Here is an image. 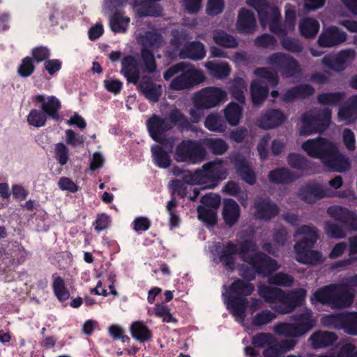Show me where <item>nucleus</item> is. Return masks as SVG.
<instances>
[{
	"label": "nucleus",
	"mask_w": 357,
	"mask_h": 357,
	"mask_svg": "<svg viewBox=\"0 0 357 357\" xmlns=\"http://www.w3.org/2000/svg\"><path fill=\"white\" fill-rule=\"evenodd\" d=\"M174 76L169 86V89L173 91L191 89L205 79V76L201 70L184 61L171 66L163 73V77L166 81L170 80Z\"/></svg>",
	"instance_id": "1"
},
{
	"label": "nucleus",
	"mask_w": 357,
	"mask_h": 357,
	"mask_svg": "<svg viewBox=\"0 0 357 357\" xmlns=\"http://www.w3.org/2000/svg\"><path fill=\"white\" fill-rule=\"evenodd\" d=\"M242 260L251 266H242L241 268V276L248 282L255 280L257 274L266 276L280 268L275 259L263 252L247 254Z\"/></svg>",
	"instance_id": "2"
},
{
	"label": "nucleus",
	"mask_w": 357,
	"mask_h": 357,
	"mask_svg": "<svg viewBox=\"0 0 357 357\" xmlns=\"http://www.w3.org/2000/svg\"><path fill=\"white\" fill-rule=\"evenodd\" d=\"M257 249V245L252 239L241 241L238 244L229 241L223 245L218 252L219 261L227 270L233 271L236 268L235 256L236 255H238L242 259L243 257H245L250 252H255Z\"/></svg>",
	"instance_id": "3"
},
{
	"label": "nucleus",
	"mask_w": 357,
	"mask_h": 357,
	"mask_svg": "<svg viewBox=\"0 0 357 357\" xmlns=\"http://www.w3.org/2000/svg\"><path fill=\"white\" fill-rule=\"evenodd\" d=\"M206 155V149L199 142L183 139L176 148L174 158L178 162L197 164L202 162Z\"/></svg>",
	"instance_id": "4"
},
{
	"label": "nucleus",
	"mask_w": 357,
	"mask_h": 357,
	"mask_svg": "<svg viewBox=\"0 0 357 357\" xmlns=\"http://www.w3.org/2000/svg\"><path fill=\"white\" fill-rule=\"evenodd\" d=\"M146 127L151 137L163 146L172 148L174 139L167 138L165 133L172 129L169 120L157 114H153L146 121Z\"/></svg>",
	"instance_id": "5"
},
{
	"label": "nucleus",
	"mask_w": 357,
	"mask_h": 357,
	"mask_svg": "<svg viewBox=\"0 0 357 357\" xmlns=\"http://www.w3.org/2000/svg\"><path fill=\"white\" fill-rule=\"evenodd\" d=\"M222 162V159H216L205 163L202 169H199L202 185H205L204 188L213 189L226 178L227 171Z\"/></svg>",
	"instance_id": "6"
},
{
	"label": "nucleus",
	"mask_w": 357,
	"mask_h": 357,
	"mask_svg": "<svg viewBox=\"0 0 357 357\" xmlns=\"http://www.w3.org/2000/svg\"><path fill=\"white\" fill-rule=\"evenodd\" d=\"M267 63L275 66L284 78L297 77L301 73L297 60L283 52H275L270 55Z\"/></svg>",
	"instance_id": "7"
},
{
	"label": "nucleus",
	"mask_w": 357,
	"mask_h": 357,
	"mask_svg": "<svg viewBox=\"0 0 357 357\" xmlns=\"http://www.w3.org/2000/svg\"><path fill=\"white\" fill-rule=\"evenodd\" d=\"M317 242L316 236L311 239L300 240L294 245L296 259L303 264L317 265L322 261L321 253L311 250Z\"/></svg>",
	"instance_id": "8"
},
{
	"label": "nucleus",
	"mask_w": 357,
	"mask_h": 357,
	"mask_svg": "<svg viewBox=\"0 0 357 357\" xmlns=\"http://www.w3.org/2000/svg\"><path fill=\"white\" fill-rule=\"evenodd\" d=\"M227 97L226 92L218 87H206L197 92L193 98L199 107L211 109L225 101Z\"/></svg>",
	"instance_id": "9"
},
{
	"label": "nucleus",
	"mask_w": 357,
	"mask_h": 357,
	"mask_svg": "<svg viewBox=\"0 0 357 357\" xmlns=\"http://www.w3.org/2000/svg\"><path fill=\"white\" fill-rule=\"evenodd\" d=\"M355 58V52L353 50H341L336 55L327 54L321 59V63L330 70L335 72L344 71L348 65Z\"/></svg>",
	"instance_id": "10"
},
{
	"label": "nucleus",
	"mask_w": 357,
	"mask_h": 357,
	"mask_svg": "<svg viewBox=\"0 0 357 357\" xmlns=\"http://www.w3.org/2000/svg\"><path fill=\"white\" fill-rule=\"evenodd\" d=\"M322 162L328 169L337 172H344L351 167L348 158L340 153L337 146L334 143L328 149Z\"/></svg>",
	"instance_id": "11"
},
{
	"label": "nucleus",
	"mask_w": 357,
	"mask_h": 357,
	"mask_svg": "<svg viewBox=\"0 0 357 357\" xmlns=\"http://www.w3.org/2000/svg\"><path fill=\"white\" fill-rule=\"evenodd\" d=\"M252 208L254 209V216L257 220H271L280 213L278 206L269 197L256 198Z\"/></svg>",
	"instance_id": "12"
},
{
	"label": "nucleus",
	"mask_w": 357,
	"mask_h": 357,
	"mask_svg": "<svg viewBox=\"0 0 357 357\" xmlns=\"http://www.w3.org/2000/svg\"><path fill=\"white\" fill-rule=\"evenodd\" d=\"M327 213L351 231H357V213L346 207L334 205L327 208Z\"/></svg>",
	"instance_id": "13"
},
{
	"label": "nucleus",
	"mask_w": 357,
	"mask_h": 357,
	"mask_svg": "<svg viewBox=\"0 0 357 357\" xmlns=\"http://www.w3.org/2000/svg\"><path fill=\"white\" fill-rule=\"evenodd\" d=\"M327 213L351 231H357V213L346 207L334 205L327 208Z\"/></svg>",
	"instance_id": "14"
},
{
	"label": "nucleus",
	"mask_w": 357,
	"mask_h": 357,
	"mask_svg": "<svg viewBox=\"0 0 357 357\" xmlns=\"http://www.w3.org/2000/svg\"><path fill=\"white\" fill-rule=\"evenodd\" d=\"M329 190L324 189L321 185L314 181L306 183L298 190V197L307 204H314L324 197H330Z\"/></svg>",
	"instance_id": "15"
},
{
	"label": "nucleus",
	"mask_w": 357,
	"mask_h": 357,
	"mask_svg": "<svg viewBox=\"0 0 357 357\" xmlns=\"http://www.w3.org/2000/svg\"><path fill=\"white\" fill-rule=\"evenodd\" d=\"M230 161L243 181L250 185L256 183V174L243 155L236 153L231 156Z\"/></svg>",
	"instance_id": "16"
},
{
	"label": "nucleus",
	"mask_w": 357,
	"mask_h": 357,
	"mask_svg": "<svg viewBox=\"0 0 357 357\" xmlns=\"http://www.w3.org/2000/svg\"><path fill=\"white\" fill-rule=\"evenodd\" d=\"M307 291L303 288H298L282 291L280 303L287 310H280L278 312H292L296 307L305 304Z\"/></svg>",
	"instance_id": "17"
},
{
	"label": "nucleus",
	"mask_w": 357,
	"mask_h": 357,
	"mask_svg": "<svg viewBox=\"0 0 357 357\" xmlns=\"http://www.w3.org/2000/svg\"><path fill=\"white\" fill-rule=\"evenodd\" d=\"M333 143L326 138L318 137L306 140L302 144L301 147L310 157L322 161Z\"/></svg>",
	"instance_id": "18"
},
{
	"label": "nucleus",
	"mask_w": 357,
	"mask_h": 357,
	"mask_svg": "<svg viewBox=\"0 0 357 357\" xmlns=\"http://www.w3.org/2000/svg\"><path fill=\"white\" fill-rule=\"evenodd\" d=\"M331 308L333 310H344L351 307L355 298L354 292L347 288V285L335 283Z\"/></svg>",
	"instance_id": "19"
},
{
	"label": "nucleus",
	"mask_w": 357,
	"mask_h": 357,
	"mask_svg": "<svg viewBox=\"0 0 357 357\" xmlns=\"http://www.w3.org/2000/svg\"><path fill=\"white\" fill-rule=\"evenodd\" d=\"M33 102L40 104L41 110L54 121H58L60 119L59 111L61 109V101L54 96L45 97L44 95H37Z\"/></svg>",
	"instance_id": "20"
},
{
	"label": "nucleus",
	"mask_w": 357,
	"mask_h": 357,
	"mask_svg": "<svg viewBox=\"0 0 357 357\" xmlns=\"http://www.w3.org/2000/svg\"><path fill=\"white\" fill-rule=\"evenodd\" d=\"M136 86L137 90L149 102H157L159 101L162 93V86L155 83L151 77L142 76L140 82Z\"/></svg>",
	"instance_id": "21"
},
{
	"label": "nucleus",
	"mask_w": 357,
	"mask_h": 357,
	"mask_svg": "<svg viewBox=\"0 0 357 357\" xmlns=\"http://www.w3.org/2000/svg\"><path fill=\"white\" fill-rule=\"evenodd\" d=\"M347 40V34L335 26L328 27L319 36L317 43L320 47H331L339 45Z\"/></svg>",
	"instance_id": "22"
},
{
	"label": "nucleus",
	"mask_w": 357,
	"mask_h": 357,
	"mask_svg": "<svg viewBox=\"0 0 357 357\" xmlns=\"http://www.w3.org/2000/svg\"><path fill=\"white\" fill-rule=\"evenodd\" d=\"M246 3L257 11L262 26H266L273 20L275 11L280 12L278 7L271 6L267 0H247Z\"/></svg>",
	"instance_id": "23"
},
{
	"label": "nucleus",
	"mask_w": 357,
	"mask_h": 357,
	"mask_svg": "<svg viewBox=\"0 0 357 357\" xmlns=\"http://www.w3.org/2000/svg\"><path fill=\"white\" fill-rule=\"evenodd\" d=\"M120 73L126 78L128 83L137 85L141 79L137 59L132 55L124 56L121 60Z\"/></svg>",
	"instance_id": "24"
},
{
	"label": "nucleus",
	"mask_w": 357,
	"mask_h": 357,
	"mask_svg": "<svg viewBox=\"0 0 357 357\" xmlns=\"http://www.w3.org/2000/svg\"><path fill=\"white\" fill-rule=\"evenodd\" d=\"M234 319L245 328H258L266 325L277 317L278 314H255L251 319L248 314H232Z\"/></svg>",
	"instance_id": "25"
},
{
	"label": "nucleus",
	"mask_w": 357,
	"mask_h": 357,
	"mask_svg": "<svg viewBox=\"0 0 357 357\" xmlns=\"http://www.w3.org/2000/svg\"><path fill=\"white\" fill-rule=\"evenodd\" d=\"M285 120L286 117L282 111L271 109L261 115L258 120V125L263 129L269 130L280 126Z\"/></svg>",
	"instance_id": "26"
},
{
	"label": "nucleus",
	"mask_w": 357,
	"mask_h": 357,
	"mask_svg": "<svg viewBox=\"0 0 357 357\" xmlns=\"http://www.w3.org/2000/svg\"><path fill=\"white\" fill-rule=\"evenodd\" d=\"M236 28L240 33H252L256 28V19L254 13L245 8L240 9L236 22Z\"/></svg>",
	"instance_id": "27"
},
{
	"label": "nucleus",
	"mask_w": 357,
	"mask_h": 357,
	"mask_svg": "<svg viewBox=\"0 0 357 357\" xmlns=\"http://www.w3.org/2000/svg\"><path fill=\"white\" fill-rule=\"evenodd\" d=\"M222 215L226 225L233 227L241 215V208L238 203L231 198L225 199Z\"/></svg>",
	"instance_id": "28"
},
{
	"label": "nucleus",
	"mask_w": 357,
	"mask_h": 357,
	"mask_svg": "<svg viewBox=\"0 0 357 357\" xmlns=\"http://www.w3.org/2000/svg\"><path fill=\"white\" fill-rule=\"evenodd\" d=\"M227 308L232 312H245L249 306V301L246 297L237 295L227 291L222 294Z\"/></svg>",
	"instance_id": "29"
},
{
	"label": "nucleus",
	"mask_w": 357,
	"mask_h": 357,
	"mask_svg": "<svg viewBox=\"0 0 357 357\" xmlns=\"http://www.w3.org/2000/svg\"><path fill=\"white\" fill-rule=\"evenodd\" d=\"M205 56V46L199 41H192L188 43L180 52L181 58H188L194 61H200Z\"/></svg>",
	"instance_id": "30"
},
{
	"label": "nucleus",
	"mask_w": 357,
	"mask_h": 357,
	"mask_svg": "<svg viewBox=\"0 0 357 357\" xmlns=\"http://www.w3.org/2000/svg\"><path fill=\"white\" fill-rule=\"evenodd\" d=\"M291 319L294 321L301 337L312 330L317 322L313 314H294Z\"/></svg>",
	"instance_id": "31"
},
{
	"label": "nucleus",
	"mask_w": 357,
	"mask_h": 357,
	"mask_svg": "<svg viewBox=\"0 0 357 357\" xmlns=\"http://www.w3.org/2000/svg\"><path fill=\"white\" fill-rule=\"evenodd\" d=\"M314 349L326 348L333 345L337 340V335L333 332L319 331L314 332L310 337Z\"/></svg>",
	"instance_id": "32"
},
{
	"label": "nucleus",
	"mask_w": 357,
	"mask_h": 357,
	"mask_svg": "<svg viewBox=\"0 0 357 357\" xmlns=\"http://www.w3.org/2000/svg\"><path fill=\"white\" fill-rule=\"evenodd\" d=\"M335 283H332L317 289L310 297L312 304L320 303L331 307Z\"/></svg>",
	"instance_id": "33"
},
{
	"label": "nucleus",
	"mask_w": 357,
	"mask_h": 357,
	"mask_svg": "<svg viewBox=\"0 0 357 357\" xmlns=\"http://www.w3.org/2000/svg\"><path fill=\"white\" fill-rule=\"evenodd\" d=\"M268 178L275 184H287L296 179L294 173L287 167H278L270 171Z\"/></svg>",
	"instance_id": "34"
},
{
	"label": "nucleus",
	"mask_w": 357,
	"mask_h": 357,
	"mask_svg": "<svg viewBox=\"0 0 357 357\" xmlns=\"http://www.w3.org/2000/svg\"><path fill=\"white\" fill-rule=\"evenodd\" d=\"M132 337L139 342H145L152 337V333L146 324L142 321L132 323L130 327Z\"/></svg>",
	"instance_id": "35"
},
{
	"label": "nucleus",
	"mask_w": 357,
	"mask_h": 357,
	"mask_svg": "<svg viewBox=\"0 0 357 357\" xmlns=\"http://www.w3.org/2000/svg\"><path fill=\"white\" fill-rule=\"evenodd\" d=\"M130 19L123 11H115L109 19V25L114 33H125L129 26Z\"/></svg>",
	"instance_id": "36"
},
{
	"label": "nucleus",
	"mask_w": 357,
	"mask_h": 357,
	"mask_svg": "<svg viewBox=\"0 0 357 357\" xmlns=\"http://www.w3.org/2000/svg\"><path fill=\"white\" fill-rule=\"evenodd\" d=\"M287 160L289 166L297 170L308 172L312 171L314 167L313 162L298 153H289Z\"/></svg>",
	"instance_id": "37"
},
{
	"label": "nucleus",
	"mask_w": 357,
	"mask_h": 357,
	"mask_svg": "<svg viewBox=\"0 0 357 357\" xmlns=\"http://www.w3.org/2000/svg\"><path fill=\"white\" fill-rule=\"evenodd\" d=\"M169 120L172 128L174 126H176L181 131H189L194 130L188 118L178 109H173L169 113Z\"/></svg>",
	"instance_id": "38"
},
{
	"label": "nucleus",
	"mask_w": 357,
	"mask_h": 357,
	"mask_svg": "<svg viewBox=\"0 0 357 357\" xmlns=\"http://www.w3.org/2000/svg\"><path fill=\"white\" fill-rule=\"evenodd\" d=\"M314 123L317 133H322L328 128L331 123V109L328 108H324L314 115Z\"/></svg>",
	"instance_id": "39"
},
{
	"label": "nucleus",
	"mask_w": 357,
	"mask_h": 357,
	"mask_svg": "<svg viewBox=\"0 0 357 357\" xmlns=\"http://www.w3.org/2000/svg\"><path fill=\"white\" fill-rule=\"evenodd\" d=\"M283 290L266 285H261L258 287V294L264 301L269 303H277L281 301Z\"/></svg>",
	"instance_id": "40"
},
{
	"label": "nucleus",
	"mask_w": 357,
	"mask_h": 357,
	"mask_svg": "<svg viewBox=\"0 0 357 357\" xmlns=\"http://www.w3.org/2000/svg\"><path fill=\"white\" fill-rule=\"evenodd\" d=\"M52 289L56 298L64 302L70 298V292L66 287L64 280L57 273L52 275Z\"/></svg>",
	"instance_id": "41"
},
{
	"label": "nucleus",
	"mask_w": 357,
	"mask_h": 357,
	"mask_svg": "<svg viewBox=\"0 0 357 357\" xmlns=\"http://www.w3.org/2000/svg\"><path fill=\"white\" fill-rule=\"evenodd\" d=\"M269 89L259 81H253L250 85L252 101L254 105H261L267 98Z\"/></svg>",
	"instance_id": "42"
},
{
	"label": "nucleus",
	"mask_w": 357,
	"mask_h": 357,
	"mask_svg": "<svg viewBox=\"0 0 357 357\" xmlns=\"http://www.w3.org/2000/svg\"><path fill=\"white\" fill-rule=\"evenodd\" d=\"M153 161L155 166L166 169L172 163V160L168 153L159 145H155L151 148Z\"/></svg>",
	"instance_id": "43"
},
{
	"label": "nucleus",
	"mask_w": 357,
	"mask_h": 357,
	"mask_svg": "<svg viewBox=\"0 0 357 357\" xmlns=\"http://www.w3.org/2000/svg\"><path fill=\"white\" fill-rule=\"evenodd\" d=\"M135 3L139 6L137 14L139 17H158L162 13L161 8L155 4V1L141 0Z\"/></svg>",
	"instance_id": "44"
},
{
	"label": "nucleus",
	"mask_w": 357,
	"mask_h": 357,
	"mask_svg": "<svg viewBox=\"0 0 357 357\" xmlns=\"http://www.w3.org/2000/svg\"><path fill=\"white\" fill-rule=\"evenodd\" d=\"M202 143L206 149L216 155L224 154L229 149L228 144L222 138H204Z\"/></svg>",
	"instance_id": "45"
},
{
	"label": "nucleus",
	"mask_w": 357,
	"mask_h": 357,
	"mask_svg": "<svg viewBox=\"0 0 357 357\" xmlns=\"http://www.w3.org/2000/svg\"><path fill=\"white\" fill-rule=\"evenodd\" d=\"M255 290V286L251 282L244 280L236 279L229 286L227 291L237 295L246 297L251 295Z\"/></svg>",
	"instance_id": "46"
},
{
	"label": "nucleus",
	"mask_w": 357,
	"mask_h": 357,
	"mask_svg": "<svg viewBox=\"0 0 357 357\" xmlns=\"http://www.w3.org/2000/svg\"><path fill=\"white\" fill-rule=\"evenodd\" d=\"M204 66L211 75L218 79L225 78L231 73V68L227 62L215 63L208 61L205 63Z\"/></svg>",
	"instance_id": "47"
},
{
	"label": "nucleus",
	"mask_w": 357,
	"mask_h": 357,
	"mask_svg": "<svg viewBox=\"0 0 357 357\" xmlns=\"http://www.w3.org/2000/svg\"><path fill=\"white\" fill-rule=\"evenodd\" d=\"M319 22L314 19L307 17L304 19L299 25L301 34L306 38H312L319 30Z\"/></svg>",
	"instance_id": "48"
},
{
	"label": "nucleus",
	"mask_w": 357,
	"mask_h": 357,
	"mask_svg": "<svg viewBox=\"0 0 357 357\" xmlns=\"http://www.w3.org/2000/svg\"><path fill=\"white\" fill-rule=\"evenodd\" d=\"M204 126L210 131L224 132L227 129V124L222 119V116L217 114L213 113L208 114L204 121Z\"/></svg>",
	"instance_id": "49"
},
{
	"label": "nucleus",
	"mask_w": 357,
	"mask_h": 357,
	"mask_svg": "<svg viewBox=\"0 0 357 357\" xmlns=\"http://www.w3.org/2000/svg\"><path fill=\"white\" fill-rule=\"evenodd\" d=\"M213 40L218 45L225 48H236L238 45L236 38L223 30L216 31L213 34Z\"/></svg>",
	"instance_id": "50"
},
{
	"label": "nucleus",
	"mask_w": 357,
	"mask_h": 357,
	"mask_svg": "<svg viewBox=\"0 0 357 357\" xmlns=\"http://www.w3.org/2000/svg\"><path fill=\"white\" fill-rule=\"evenodd\" d=\"M224 114L229 124L236 126L242 116V109L237 103L230 102L224 109Z\"/></svg>",
	"instance_id": "51"
},
{
	"label": "nucleus",
	"mask_w": 357,
	"mask_h": 357,
	"mask_svg": "<svg viewBox=\"0 0 357 357\" xmlns=\"http://www.w3.org/2000/svg\"><path fill=\"white\" fill-rule=\"evenodd\" d=\"M273 331L285 337H300L295 323L278 322L273 327Z\"/></svg>",
	"instance_id": "52"
},
{
	"label": "nucleus",
	"mask_w": 357,
	"mask_h": 357,
	"mask_svg": "<svg viewBox=\"0 0 357 357\" xmlns=\"http://www.w3.org/2000/svg\"><path fill=\"white\" fill-rule=\"evenodd\" d=\"M198 219L202 221L208 227H214L218 222L217 211L203 206L197 208Z\"/></svg>",
	"instance_id": "53"
},
{
	"label": "nucleus",
	"mask_w": 357,
	"mask_h": 357,
	"mask_svg": "<svg viewBox=\"0 0 357 357\" xmlns=\"http://www.w3.org/2000/svg\"><path fill=\"white\" fill-rule=\"evenodd\" d=\"M344 93L342 92H328L319 93L317 96V102L321 105H340L343 100Z\"/></svg>",
	"instance_id": "54"
},
{
	"label": "nucleus",
	"mask_w": 357,
	"mask_h": 357,
	"mask_svg": "<svg viewBox=\"0 0 357 357\" xmlns=\"http://www.w3.org/2000/svg\"><path fill=\"white\" fill-rule=\"evenodd\" d=\"M141 57L144 63L143 72L149 74L154 73L157 70V64L153 52L144 47L141 50Z\"/></svg>",
	"instance_id": "55"
},
{
	"label": "nucleus",
	"mask_w": 357,
	"mask_h": 357,
	"mask_svg": "<svg viewBox=\"0 0 357 357\" xmlns=\"http://www.w3.org/2000/svg\"><path fill=\"white\" fill-rule=\"evenodd\" d=\"M254 73L257 77L266 79L272 87H276L279 84L278 72L271 68L267 67L257 68Z\"/></svg>",
	"instance_id": "56"
},
{
	"label": "nucleus",
	"mask_w": 357,
	"mask_h": 357,
	"mask_svg": "<svg viewBox=\"0 0 357 357\" xmlns=\"http://www.w3.org/2000/svg\"><path fill=\"white\" fill-rule=\"evenodd\" d=\"M254 73L257 77L266 79L272 87H276L279 84L278 72L271 68L267 67L257 68Z\"/></svg>",
	"instance_id": "57"
},
{
	"label": "nucleus",
	"mask_w": 357,
	"mask_h": 357,
	"mask_svg": "<svg viewBox=\"0 0 357 357\" xmlns=\"http://www.w3.org/2000/svg\"><path fill=\"white\" fill-rule=\"evenodd\" d=\"M247 89L245 80L241 77H236L234 79L230 86V93L232 97L240 103H244L245 96L244 91Z\"/></svg>",
	"instance_id": "58"
},
{
	"label": "nucleus",
	"mask_w": 357,
	"mask_h": 357,
	"mask_svg": "<svg viewBox=\"0 0 357 357\" xmlns=\"http://www.w3.org/2000/svg\"><path fill=\"white\" fill-rule=\"evenodd\" d=\"M345 314H327L321 323L329 328L343 329Z\"/></svg>",
	"instance_id": "59"
},
{
	"label": "nucleus",
	"mask_w": 357,
	"mask_h": 357,
	"mask_svg": "<svg viewBox=\"0 0 357 357\" xmlns=\"http://www.w3.org/2000/svg\"><path fill=\"white\" fill-rule=\"evenodd\" d=\"M302 123L301 127L299 130L301 135L307 136L312 133H317L315 126L314 123V117L309 112H305L301 117Z\"/></svg>",
	"instance_id": "60"
},
{
	"label": "nucleus",
	"mask_w": 357,
	"mask_h": 357,
	"mask_svg": "<svg viewBox=\"0 0 357 357\" xmlns=\"http://www.w3.org/2000/svg\"><path fill=\"white\" fill-rule=\"evenodd\" d=\"M276 342V337L270 333H258L252 337L251 342L256 348H264Z\"/></svg>",
	"instance_id": "61"
},
{
	"label": "nucleus",
	"mask_w": 357,
	"mask_h": 357,
	"mask_svg": "<svg viewBox=\"0 0 357 357\" xmlns=\"http://www.w3.org/2000/svg\"><path fill=\"white\" fill-rule=\"evenodd\" d=\"M281 13L280 12H276L273 13V19L268 24L270 31L274 34L281 36H285L287 35L288 31L287 27L285 26L284 23L281 24Z\"/></svg>",
	"instance_id": "62"
},
{
	"label": "nucleus",
	"mask_w": 357,
	"mask_h": 357,
	"mask_svg": "<svg viewBox=\"0 0 357 357\" xmlns=\"http://www.w3.org/2000/svg\"><path fill=\"white\" fill-rule=\"evenodd\" d=\"M268 283L279 287H289L294 282V278L285 273L279 272L268 278Z\"/></svg>",
	"instance_id": "63"
},
{
	"label": "nucleus",
	"mask_w": 357,
	"mask_h": 357,
	"mask_svg": "<svg viewBox=\"0 0 357 357\" xmlns=\"http://www.w3.org/2000/svg\"><path fill=\"white\" fill-rule=\"evenodd\" d=\"M47 117L42 110L32 109L27 116L28 123L36 128L45 126Z\"/></svg>",
	"instance_id": "64"
}]
</instances>
